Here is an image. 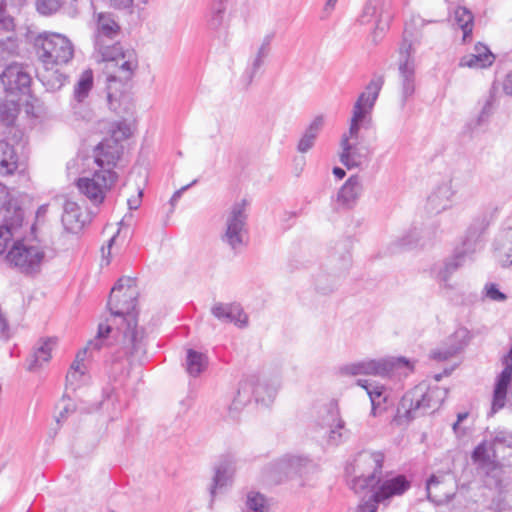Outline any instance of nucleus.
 Returning a JSON list of instances; mask_svg holds the SVG:
<instances>
[{"label": "nucleus", "mask_w": 512, "mask_h": 512, "mask_svg": "<svg viewBox=\"0 0 512 512\" xmlns=\"http://www.w3.org/2000/svg\"><path fill=\"white\" fill-rule=\"evenodd\" d=\"M137 295L135 280L131 277H121L111 289L108 307L114 319L121 321L117 332L122 335L121 352L114 361L125 356L133 364L140 362L146 354L145 330L138 326L134 313Z\"/></svg>", "instance_id": "1"}, {"label": "nucleus", "mask_w": 512, "mask_h": 512, "mask_svg": "<svg viewBox=\"0 0 512 512\" xmlns=\"http://www.w3.org/2000/svg\"><path fill=\"white\" fill-rule=\"evenodd\" d=\"M447 393V389L439 386L428 387L425 384L415 386L403 395L397 408V420L411 421L433 413L444 402Z\"/></svg>", "instance_id": "2"}, {"label": "nucleus", "mask_w": 512, "mask_h": 512, "mask_svg": "<svg viewBox=\"0 0 512 512\" xmlns=\"http://www.w3.org/2000/svg\"><path fill=\"white\" fill-rule=\"evenodd\" d=\"M54 256L53 250L39 242L15 241L5 256L8 265L18 273L34 278Z\"/></svg>", "instance_id": "3"}, {"label": "nucleus", "mask_w": 512, "mask_h": 512, "mask_svg": "<svg viewBox=\"0 0 512 512\" xmlns=\"http://www.w3.org/2000/svg\"><path fill=\"white\" fill-rule=\"evenodd\" d=\"M279 387L280 380L277 377L272 379L257 375L245 377L240 381L237 394L229 406L230 417L236 419L252 398L256 403L268 406L275 399Z\"/></svg>", "instance_id": "4"}, {"label": "nucleus", "mask_w": 512, "mask_h": 512, "mask_svg": "<svg viewBox=\"0 0 512 512\" xmlns=\"http://www.w3.org/2000/svg\"><path fill=\"white\" fill-rule=\"evenodd\" d=\"M383 462L384 454L381 452H359L348 468L354 474L350 482L351 489L355 493H361L375 488L382 473Z\"/></svg>", "instance_id": "5"}, {"label": "nucleus", "mask_w": 512, "mask_h": 512, "mask_svg": "<svg viewBox=\"0 0 512 512\" xmlns=\"http://www.w3.org/2000/svg\"><path fill=\"white\" fill-rule=\"evenodd\" d=\"M34 47L39 59L45 66L67 64L74 54L71 41L59 33H40L34 39Z\"/></svg>", "instance_id": "6"}, {"label": "nucleus", "mask_w": 512, "mask_h": 512, "mask_svg": "<svg viewBox=\"0 0 512 512\" xmlns=\"http://www.w3.org/2000/svg\"><path fill=\"white\" fill-rule=\"evenodd\" d=\"M316 468L312 459L302 455H284L269 463L263 470V475L269 483L278 484L287 478L304 476Z\"/></svg>", "instance_id": "7"}, {"label": "nucleus", "mask_w": 512, "mask_h": 512, "mask_svg": "<svg viewBox=\"0 0 512 512\" xmlns=\"http://www.w3.org/2000/svg\"><path fill=\"white\" fill-rule=\"evenodd\" d=\"M383 80L381 78L373 79L365 87V90L359 95L353 106V114L350 121L348 141L350 138L357 139L361 127L368 128L371 124V112L382 88Z\"/></svg>", "instance_id": "8"}, {"label": "nucleus", "mask_w": 512, "mask_h": 512, "mask_svg": "<svg viewBox=\"0 0 512 512\" xmlns=\"http://www.w3.org/2000/svg\"><path fill=\"white\" fill-rule=\"evenodd\" d=\"M400 367L412 370L413 364L404 357L364 359L343 365L340 368V373L346 376L372 375L385 377Z\"/></svg>", "instance_id": "9"}, {"label": "nucleus", "mask_w": 512, "mask_h": 512, "mask_svg": "<svg viewBox=\"0 0 512 512\" xmlns=\"http://www.w3.org/2000/svg\"><path fill=\"white\" fill-rule=\"evenodd\" d=\"M131 135L130 127L125 123H119L117 129L113 130L111 137L104 139L94 149L95 163L98 170L108 169L113 171L117 161L122 154L120 141Z\"/></svg>", "instance_id": "10"}, {"label": "nucleus", "mask_w": 512, "mask_h": 512, "mask_svg": "<svg viewBox=\"0 0 512 512\" xmlns=\"http://www.w3.org/2000/svg\"><path fill=\"white\" fill-rule=\"evenodd\" d=\"M414 33L406 25L402 44L399 48V75L401 82V100L404 106L406 101L415 92V67L411 59Z\"/></svg>", "instance_id": "11"}, {"label": "nucleus", "mask_w": 512, "mask_h": 512, "mask_svg": "<svg viewBox=\"0 0 512 512\" xmlns=\"http://www.w3.org/2000/svg\"><path fill=\"white\" fill-rule=\"evenodd\" d=\"M246 205V200L232 205L226 217L225 231L221 236L222 242L235 252L239 251L244 245L247 223Z\"/></svg>", "instance_id": "12"}, {"label": "nucleus", "mask_w": 512, "mask_h": 512, "mask_svg": "<svg viewBox=\"0 0 512 512\" xmlns=\"http://www.w3.org/2000/svg\"><path fill=\"white\" fill-rule=\"evenodd\" d=\"M320 425L326 429L325 441L328 446L337 447L351 438V430L342 417L338 403L332 401L321 416Z\"/></svg>", "instance_id": "13"}, {"label": "nucleus", "mask_w": 512, "mask_h": 512, "mask_svg": "<svg viewBox=\"0 0 512 512\" xmlns=\"http://www.w3.org/2000/svg\"><path fill=\"white\" fill-rule=\"evenodd\" d=\"M116 179L115 171L96 170L92 177L79 178L77 187L93 204L99 205L104 201L106 192L111 189Z\"/></svg>", "instance_id": "14"}, {"label": "nucleus", "mask_w": 512, "mask_h": 512, "mask_svg": "<svg viewBox=\"0 0 512 512\" xmlns=\"http://www.w3.org/2000/svg\"><path fill=\"white\" fill-rule=\"evenodd\" d=\"M116 51H111V55L102 56L103 61L111 63V68L116 70L107 77L109 82L119 81L125 83L129 81L138 67L136 52L132 49L124 50L121 45L116 46Z\"/></svg>", "instance_id": "15"}, {"label": "nucleus", "mask_w": 512, "mask_h": 512, "mask_svg": "<svg viewBox=\"0 0 512 512\" xmlns=\"http://www.w3.org/2000/svg\"><path fill=\"white\" fill-rule=\"evenodd\" d=\"M392 0H368L359 17L361 24H374V34L383 33L393 19Z\"/></svg>", "instance_id": "16"}, {"label": "nucleus", "mask_w": 512, "mask_h": 512, "mask_svg": "<svg viewBox=\"0 0 512 512\" xmlns=\"http://www.w3.org/2000/svg\"><path fill=\"white\" fill-rule=\"evenodd\" d=\"M120 33V27L109 13L97 15V29L95 33L94 46L101 56L111 55V51L117 52L119 44L106 45V40L114 41Z\"/></svg>", "instance_id": "17"}, {"label": "nucleus", "mask_w": 512, "mask_h": 512, "mask_svg": "<svg viewBox=\"0 0 512 512\" xmlns=\"http://www.w3.org/2000/svg\"><path fill=\"white\" fill-rule=\"evenodd\" d=\"M411 488V482L405 475H395L393 477L380 480L369 498L368 502L388 505L394 497L402 496Z\"/></svg>", "instance_id": "18"}, {"label": "nucleus", "mask_w": 512, "mask_h": 512, "mask_svg": "<svg viewBox=\"0 0 512 512\" xmlns=\"http://www.w3.org/2000/svg\"><path fill=\"white\" fill-rule=\"evenodd\" d=\"M111 332L112 327L110 325L104 323L99 324L97 335L94 339L90 340L87 345L77 353L76 358L67 373V381L78 380L80 376L85 374L84 360L87 353L90 352L92 354L93 351H99L104 345H106Z\"/></svg>", "instance_id": "19"}, {"label": "nucleus", "mask_w": 512, "mask_h": 512, "mask_svg": "<svg viewBox=\"0 0 512 512\" xmlns=\"http://www.w3.org/2000/svg\"><path fill=\"white\" fill-rule=\"evenodd\" d=\"M492 221L489 211H481L474 216L462 240L460 250L467 255L475 253L481 245V240Z\"/></svg>", "instance_id": "20"}, {"label": "nucleus", "mask_w": 512, "mask_h": 512, "mask_svg": "<svg viewBox=\"0 0 512 512\" xmlns=\"http://www.w3.org/2000/svg\"><path fill=\"white\" fill-rule=\"evenodd\" d=\"M502 362L504 369L495 380L489 416L497 413L499 410L504 408L506 404L508 388L512 382V348L509 350L508 354L504 356Z\"/></svg>", "instance_id": "21"}, {"label": "nucleus", "mask_w": 512, "mask_h": 512, "mask_svg": "<svg viewBox=\"0 0 512 512\" xmlns=\"http://www.w3.org/2000/svg\"><path fill=\"white\" fill-rule=\"evenodd\" d=\"M210 311L221 323L234 324L241 329L248 326V315L239 303L216 302Z\"/></svg>", "instance_id": "22"}, {"label": "nucleus", "mask_w": 512, "mask_h": 512, "mask_svg": "<svg viewBox=\"0 0 512 512\" xmlns=\"http://www.w3.org/2000/svg\"><path fill=\"white\" fill-rule=\"evenodd\" d=\"M1 81L10 93L28 94L32 79L22 65L13 63L1 74Z\"/></svg>", "instance_id": "23"}, {"label": "nucleus", "mask_w": 512, "mask_h": 512, "mask_svg": "<svg viewBox=\"0 0 512 512\" xmlns=\"http://www.w3.org/2000/svg\"><path fill=\"white\" fill-rule=\"evenodd\" d=\"M235 471L236 460L233 456L226 455L220 459L219 463L215 467V475L210 487V509L213 507V501L217 491H221L223 488L231 484Z\"/></svg>", "instance_id": "24"}, {"label": "nucleus", "mask_w": 512, "mask_h": 512, "mask_svg": "<svg viewBox=\"0 0 512 512\" xmlns=\"http://www.w3.org/2000/svg\"><path fill=\"white\" fill-rule=\"evenodd\" d=\"M456 190L451 181L443 182L428 196L426 208L430 213H440L452 206Z\"/></svg>", "instance_id": "25"}, {"label": "nucleus", "mask_w": 512, "mask_h": 512, "mask_svg": "<svg viewBox=\"0 0 512 512\" xmlns=\"http://www.w3.org/2000/svg\"><path fill=\"white\" fill-rule=\"evenodd\" d=\"M468 256L469 255L463 253V251L458 248L454 256L440 264L434 265L432 268L433 276L445 288H451V285L448 283L451 275L463 265Z\"/></svg>", "instance_id": "26"}, {"label": "nucleus", "mask_w": 512, "mask_h": 512, "mask_svg": "<svg viewBox=\"0 0 512 512\" xmlns=\"http://www.w3.org/2000/svg\"><path fill=\"white\" fill-rule=\"evenodd\" d=\"M275 37L274 32L266 34L259 47L256 49L255 54L251 57L249 65L243 74L246 84L249 85L261 67L264 65L265 59L269 56L271 51V43Z\"/></svg>", "instance_id": "27"}, {"label": "nucleus", "mask_w": 512, "mask_h": 512, "mask_svg": "<svg viewBox=\"0 0 512 512\" xmlns=\"http://www.w3.org/2000/svg\"><path fill=\"white\" fill-rule=\"evenodd\" d=\"M61 220L67 231L77 233L89 221V217L82 213L80 206L76 202L66 200L63 204Z\"/></svg>", "instance_id": "28"}, {"label": "nucleus", "mask_w": 512, "mask_h": 512, "mask_svg": "<svg viewBox=\"0 0 512 512\" xmlns=\"http://www.w3.org/2000/svg\"><path fill=\"white\" fill-rule=\"evenodd\" d=\"M494 61L495 56L490 49L486 45L478 43L475 45L473 53L467 54L460 59L459 66L482 69L491 66Z\"/></svg>", "instance_id": "29"}, {"label": "nucleus", "mask_w": 512, "mask_h": 512, "mask_svg": "<svg viewBox=\"0 0 512 512\" xmlns=\"http://www.w3.org/2000/svg\"><path fill=\"white\" fill-rule=\"evenodd\" d=\"M362 193V184L357 175H352L340 188L337 194V203L345 208H352Z\"/></svg>", "instance_id": "30"}, {"label": "nucleus", "mask_w": 512, "mask_h": 512, "mask_svg": "<svg viewBox=\"0 0 512 512\" xmlns=\"http://www.w3.org/2000/svg\"><path fill=\"white\" fill-rule=\"evenodd\" d=\"M471 459L478 469L483 470L487 475L497 469L499 458H494L491 443L488 445L486 441L478 444L472 454Z\"/></svg>", "instance_id": "31"}, {"label": "nucleus", "mask_w": 512, "mask_h": 512, "mask_svg": "<svg viewBox=\"0 0 512 512\" xmlns=\"http://www.w3.org/2000/svg\"><path fill=\"white\" fill-rule=\"evenodd\" d=\"M56 338H47L40 340L35 346L33 353L27 359V370L36 371L44 363H47L51 359V352L56 346Z\"/></svg>", "instance_id": "32"}, {"label": "nucleus", "mask_w": 512, "mask_h": 512, "mask_svg": "<svg viewBox=\"0 0 512 512\" xmlns=\"http://www.w3.org/2000/svg\"><path fill=\"white\" fill-rule=\"evenodd\" d=\"M357 385L366 390L371 402V414L373 416H378L386 410L387 394L383 386L375 385L364 379L357 380Z\"/></svg>", "instance_id": "33"}, {"label": "nucleus", "mask_w": 512, "mask_h": 512, "mask_svg": "<svg viewBox=\"0 0 512 512\" xmlns=\"http://www.w3.org/2000/svg\"><path fill=\"white\" fill-rule=\"evenodd\" d=\"M494 458H499L504 465H512V433L499 431L491 441Z\"/></svg>", "instance_id": "34"}, {"label": "nucleus", "mask_w": 512, "mask_h": 512, "mask_svg": "<svg viewBox=\"0 0 512 512\" xmlns=\"http://www.w3.org/2000/svg\"><path fill=\"white\" fill-rule=\"evenodd\" d=\"M340 146L339 160L347 169L357 168L362 165L365 155L357 144H352L348 141L346 134L342 135Z\"/></svg>", "instance_id": "35"}, {"label": "nucleus", "mask_w": 512, "mask_h": 512, "mask_svg": "<svg viewBox=\"0 0 512 512\" xmlns=\"http://www.w3.org/2000/svg\"><path fill=\"white\" fill-rule=\"evenodd\" d=\"M494 247L503 257L505 262L512 264V214L503 222V225L495 237Z\"/></svg>", "instance_id": "36"}, {"label": "nucleus", "mask_w": 512, "mask_h": 512, "mask_svg": "<svg viewBox=\"0 0 512 512\" xmlns=\"http://www.w3.org/2000/svg\"><path fill=\"white\" fill-rule=\"evenodd\" d=\"M435 231L430 228L413 227L406 235L399 239L398 245L401 248L410 249L415 246H424L430 242Z\"/></svg>", "instance_id": "37"}, {"label": "nucleus", "mask_w": 512, "mask_h": 512, "mask_svg": "<svg viewBox=\"0 0 512 512\" xmlns=\"http://www.w3.org/2000/svg\"><path fill=\"white\" fill-rule=\"evenodd\" d=\"M235 0H215L211 6L208 26L212 30L220 29L225 21L227 12L233 9Z\"/></svg>", "instance_id": "38"}, {"label": "nucleus", "mask_w": 512, "mask_h": 512, "mask_svg": "<svg viewBox=\"0 0 512 512\" xmlns=\"http://www.w3.org/2000/svg\"><path fill=\"white\" fill-rule=\"evenodd\" d=\"M38 79L47 91L55 92L64 86L67 76L53 66H45L44 70L38 73Z\"/></svg>", "instance_id": "39"}, {"label": "nucleus", "mask_w": 512, "mask_h": 512, "mask_svg": "<svg viewBox=\"0 0 512 512\" xmlns=\"http://www.w3.org/2000/svg\"><path fill=\"white\" fill-rule=\"evenodd\" d=\"M94 85V76L91 69L84 70L74 87L73 97L78 103L85 102Z\"/></svg>", "instance_id": "40"}, {"label": "nucleus", "mask_w": 512, "mask_h": 512, "mask_svg": "<svg viewBox=\"0 0 512 512\" xmlns=\"http://www.w3.org/2000/svg\"><path fill=\"white\" fill-rule=\"evenodd\" d=\"M17 168V156L13 147L0 140V173L12 174Z\"/></svg>", "instance_id": "41"}, {"label": "nucleus", "mask_w": 512, "mask_h": 512, "mask_svg": "<svg viewBox=\"0 0 512 512\" xmlns=\"http://www.w3.org/2000/svg\"><path fill=\"white\" fill-rule=\"evenodd\" d=\"M207 357L205 354L193 349L187 350L186 371L190 376H199L207 367Z\"/></svg>", "instance_id": "42"}, {"label": "nucleus", "mask_w": 512, "mask_h": 512, "mask_svg": "<svg viewBox=\"0 0 512 512\" xmlns=\"http://www.w3.org/2000/svg\"><path fill=\"white\" fill-rule=\"evenodd\" d=\"M456 24L463 31V41L466 42L473 30V15L465 7H457L454 12Z\"/></svg>", "instance_id": "43"}, {"label": "nucleus", "mask_w": 512, "mask_h": 512, "mask_svg": "<svg viewBox=\"0 0 512 512\" xmlns=\"http://www.w3.org/2000/svg\"><path fill=\"white\" fill-rule=\"evenodd\" d=\"M341 273L339 274H326L319 273L315 279V286L317 291L322 294H329L333 292L339 285Z\"/></svg>", "instance_id": "44"}, {"label": "nucleus", "mask_w": 512, "mask_h": 512, "mask_svg": "<svg viewBox=\"0 0 512 512\" xmlns=\"http://www.w3.org/2000/svg\"><path fill=\"white\" fill-rule=\"evenodd\" d=\"M266 508L265 496L256 491H249L246 495L244 507H242L240 511L265 512Z\"/></svg>", "instance_id": "45"}, {"label": "nucleus", "mask_w": 512, "mask_h": 512, "mask_svg": "<svg viewBox=\"0 0 512 512\" xmlns=\"http://www.w3.org/2000/svg\"><path fill=\"white\" fill-rule=\"evenodd\" d=\"M17 110L13 103L0 101V124L9 126L16 118Z\"/></svg>", "instance_id": "46"}, {"label": "nucleus", "mask_w": 512, "mask_h": 512, "mask_svg": "<svg viewBox=\"0 0 512 512\" xmlns=\"http://www.w3.org/2000/svg\"><path fill=\"white\" fill-rule=\"evenodd\" d=\"M37 11L44 16L56 13L62 6V0H36Z\"/></svg>", "instance_id": "47"}, {"label": "nucleus", "mask_w": 512, "mask_h": 512, "mask_svg": "<svg viewBox=\"0 0 512 512\" xmlns=\"http://www.w3.org/2000/svg\"><path fill=\"white\" fill-rule=\"evenodd\" d=\"M495 103V95L493 93H490L487 99L485 100V103L480 111V114L478 115L475 127H479L484 125L488 122V119L493 113V106Z\"/></svg>", "instance_id": "48"}, {"label": "nucleus", "mask_w": 512, "mask_h": 512, "mask_svg": "<svg viewBox=\"0 0 512 512\" xmlns=\"http://www.w3.org/2000/svg\"><path fill=\"white\" fill-rule=\"evenodd\" d=\"M440 485V482L437 480V478L435 476H431L428 481H427V495H428V498L433 501V502H436L438 504H441V503H448L450 502L454 495L453 494H445V497L444 498H438L437 495H433L432 494V488L433 487H438Z\"/></svg>", "instance_id": "49"}, {"label": "nucleus", "mask_w": 512, "mask_h": 512, "mask_svg": "<svg viewBox=\"0 0 512 512\" xmlns=\"http://www.w3.org/2000/svg\"><path fill=\"white\" fill-rule=\"evenodd\" d=\"M461 349L460 345H452L448 348H439L433 350L431 357L437 361H445L455 356Z\"/></svg>", "instance_id": "50"}, {"label": "nucleus", "mask_w": 512, "mask_h": 512, "mask_svg": "<svg viewBox=\"0 0 512 512\" xmlns=\"http://www.w3.org/2000/svg\"><path fill=\"white\" fill-rule=\"evenodd\" d=\"M14 28V19L6 11L5 0H0V29L9 32L13 31Z\"/></svg>", "instance_id": "51"}, {"label": "nucleus", "mask_w": 512, "mask_h": 512, "mask_svg": "<svg viewBox=\"0 0 512 512\" xmlns=\"http://www.w3.org/2000/svg\"><path fill=\"white\" fill-rule=\"evenodd\" d=\"M324 126V117L322 115L316 116L310 125L306 128L304 134L312 138L313 140H316L317 136L319 135L320 131L322 130Z\"/></svg>", "instance_id": "52"}, {"label": "nucleus", "mask_w": 512, "mask_h": 512, "mask_svg": "<svg viewBox=\"0 0 512 512\" xmlns=\"http://www.w3.org/2000/svg\"><path fill=\"white\" fill-rule=\"evenodd\" d=\"M13 239L12 227L6 224L0 225V255L3 254Z\"/></svg>", "instance_id": "53"}, {"label": "nucleus", "mask_w": 512, "mask_h": 512, "mask_svg": "<svg viewBox=\"0 0 512 512\" xmlns=\"http://www.w3.org/2000/svg\"><path fill=\"white\" fill-rule=\"evenodd\" d=\"M485 291L486 297L493 301L502 302L507 298L506 295L498 289L497 285L493 283L487 284L485 287Z\"/></svg>", "instance_id": "54"}, {"label": "nucleus", "mask_w": 512, "mask_h": 512, "mask_svg": "<svg viewBox=\"0 0 512 512\" xmlns=\"http://www.w3.org/2000/svg\"><path fill=\"white\" fill-rule=\"evenodd\" d=\"M315 144V140L307 136L306 134H303L301 139L298 142L297 150L300 153H306L308 152Z\"/></svg>", "instance_id": "55"}, {"label": "nucleus", "mask_w": 512, "mask_h": 512, "mask_svg": "<svg viewBox=\"0 0 512 512\" xmlns=\"http://www.w3.org/2000/svg\"><path fill=\"white\" fill-rule=\"evenodd\" d=\"M197 182V180H194L192 181L190 184L186 185V186H183L182 188H180L179 190L175 191L174 194L172 195L171 199H170V204L172 206H175V204L177 203V201L180 199V197L182 196L183 192L186 191L188 188H190L191 186H193L195 183Z\"/></svg>", "instance_id": "56"}, {"label": "nucleus", "mask_w": 512, "mask_h": 512, "mask_svg": "<svg viewBox=\"0 0 512 512\" xmlns=\"http://www.w3.org/2000/svg\"><path fill=\"white\" fill-rule=\"evenodd\" d=\"M109 2L116 9H127L132 7L134 0H109Z\"/></svg>", "instance_id": "57"}, {"label": "nucleus", "mask_w": 512, "mask_h": 512, "mask_svg": "<svg viewBox=\"0 0 512 512\" xmlns=\"http://www.w3.org/2000/svg\"><path fill=\"white\" fill-rule=\"evenodd\" d=\"M143 192L142 190L138 191V196L135 198H129L127 200V204L130 210H136L140 206L141 198H142Z\"/></svg>", "instance_id": "58"}, {"label": "nucleus", "mask_w": 512, "mask_h": 512, "mask_svg": "<svg viewBox=\"0 0 512 512\" xmlns=\"http://www.w3.org/2000/svg\"><path fill=\"white\" fill-rule=\"evenodd\" d=\"M503 90L506 94L512 96V72L506 76L503 83Z\"/></svg>", "instance_id": "59"}, {"label": "nucleus", "mask_w": 512, "mask_h": 512, "mask_svg": "<svg viewBox=\"0 0 512 512\" xmlns=\"http://www.w3.org/2000/svg\"><path fill=\"white\" fill-rule=\"evenodd\" d=\"M358 512H377V506L373 502L366 501L359 506Z\"/></svg>", "instance_id": "60"}, {"label": "nucleus", "mask_w": 512, "mask_h": 512, "mask_svg": "<svg viewBox=\"0 0 512 512\" xmlns=\"http://www.w3.org/2000/svg\"><path fill=\"white\" fill-rule=\"evenodd\" d=\"M337 1L338 0H327L324 6V12L330 14L334 10Z\"/></svg>", "instance_id": "61"}, {"label": "nucleus", "mask_w": 512, "mask_h": 512, "mask_svg": "<svg viewBox=\"0 0 512 512\" xmlns=\"http://www.w3.org/2000/svg\"><path fill=\"white\" fill-rule=\"evenodd\" d=\"M8 192L6 187L0 183V206L6 202Z\"/></svg>", "instance_id": "62"}, {"label": "nucleus", "mask_w": 512, "mask_h": 512, "mask_svg": "<svg viewBox=\"0 0 512 512\" xmlns=\"http://www.w3.org/2000/svg\"><path fill=\"white\" fill-rule=\"evenodd\" d=\"M333 174L337 179H343L346 175V172L344 169H342L340 167H334Z\"/></svg>", "instance_id": "63"}, {"label": "nucleus", "mask_w": 512, "mask_h": 512, "mask_svg": "<svg viewBox=\"0 0 512 512\" xmlns=\"http://www.w3.org/2000/svg\"><path fill=\"white\" fill-rule=\"evenodd\" d=\"M341 261H342V269H346L350 264V255L348 252H346L344 255H342Z\"/></svg>", "instance_id": "64"}]
</instances>
